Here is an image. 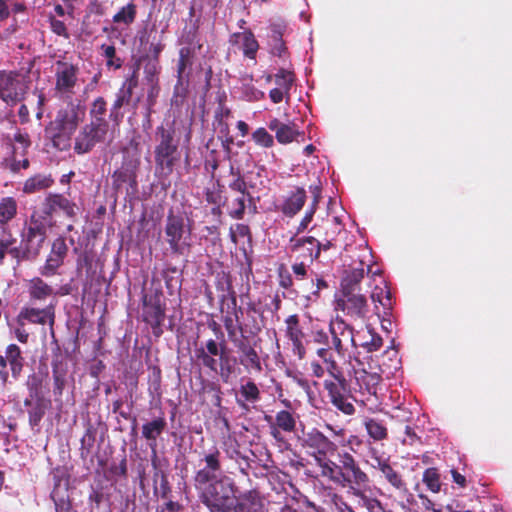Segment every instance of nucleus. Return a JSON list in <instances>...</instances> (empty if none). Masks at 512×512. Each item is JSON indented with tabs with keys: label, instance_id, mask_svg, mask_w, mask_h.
<instances>
[{
	"label": "nucleus",
	"instance_id": "nucleus-22",
	"mask_svg": "<svg viewBox=\"0 0 512 512\" xmlns=\"http://www.w3.org/2000/svg\"><path fill=\"white\" fill-rule=\"evenodd\" d=\"M106 137L103 131L85 124L75 138L74 151L79 155L89 153L96 144L104 142Z\"/></svg>",
	"mask_w": 512,
	"mask_h": 512
},
{
	"label": "nucleus",
	"instance_id": "nucleus-38",
	"mask_svg": "<svg viewBox=\"0 0 512 512\" xmlns=\"http://www.w3.org/2000/svg\"><path fill=\"white\" fill-rule=\"evenodd\" d=\"M379 470L385 480L396 490L403 491L406 490V482L404 481L402 475L391 466L390 461L380 462Z\"/></svg>",
	"mask_w": 512,
	"mask_h": 512
},
{
	"label": "nucleus",
	"instance_id": "nucleus-28",
	"mask_svg": "<svg viewBox=\"0 0 512 512\" xmlns=\"http://www.w3.org/2000/svg\"><path fill=\"white\" fill-rule=\"evenodd\" d=\"M18 316L33 324L44 325L48 322L50 326H53L55 321L54 305L50 304L44 309L25 307Z\"/></svg>",
	"mask_w": 512,
	"mask_h": 512
},
{
	"label": "nucleus",
	"instance_id": "nucleus-27",
	"mask_svg": "<svg viewBox=\"0 0 512 512\" xmlns=\"http://www.w3.org/2000/svg\"><path fill=\"white\" fill-rule=\"evenodd\" d=\"M286 336L292 342V351L299 359H303L306 355V349L303 345L304 333L299 325V316L297 314L290 315L285 320Z\"/></svg>",
	"mask_w": 512,
	"mask_h": 512
},
{
	"label": "nucleus",
	"instance_id": "nucleus-35",
	"mask_svg": "<svg viewBox=\"0 0 512 512\" xmlns=\"http://www.w3.org/2000/svg\"><path fill=\"white\" fill-rule=\"evenodd\" d=\"M214 284L217 291L227 293L229 295L231 305L235 308L237 305V297L233 288V281L230 272H226L224 270L217 272L215 274Z\"/></svg>",
	"mask_w": 512,
	"mask_h": 512
},
{
	"label": "nucleus",
	"instance_id": "nucleus-51",
	"mask_svg": "<svg viewBox=\"0 0 512 512\" xmlns=\"http://www.w3.org/2000/svg\"><path fill=\"white\" fill-rule=\"evenodd\" d=\"M276 88L286 92V98L289 99L290 90L294 82V74L281 68L274 76Z\"/></svg>",
	"mask_w": 512,
	"mask_h": 512
},
{
	"label": "nucleus",
	"instance_id": "nucleus-18",
	"mask_svg": "<svg viewBox=\"0 0 512 512\" xmlns=\"http://www.w3.org/2000/svg\"><path fill=\"white\" fill-rule=\"evenodd\" d=\"M329 332L332 337V347L339 356H344L347 350V344L357 347V341L353 333V328L343 319L336 318L330 323Z\"/></svg>",
	"mask_w": 512,
	"mask_h": 512
},
{
	"label": "nucleus",
	"instance_id": "nucleus-26",
	"mask_svg": "<svg viewBox=\"0 0 512 512\" xmlns=\"http://www.w3.org/2000/svg\"><path fill=\"white\" fill-rule=\"evenodd\" d=\"M262 498L257 490H249L234 498L227 512H261Z\"/></svg>",
	"mask_w": 512,
	"mask_h": 512
},
{
	"label": "nucleus",
	"instance_id": "nucleus-53",
	"mask_svg": "<svg viewBox=\"0 0 512 512\" xmlns=\"http://www.w3.org/2000/svg\"><path fill=\"white\" fill-rule=\"evenodd\" d=\"M231 174L235 175L236 177L233 181H231L229 183V185H228L229 189L231 191L238 193V195H247L248 200L251 202L252 196H251V193L248 191L247 183H246L244 177L241 175V173L239 171H237L235 173L233 167H231Z\"/></svg>",
	"mask_w": 512,
	"mask_h": 512
},
{
	"label": "nucleus",
	"instance_id": "nucleus-52",
	"mask_svg": "<svg viewBox=\"0 0 512 512\" xmlns=\"http://www.w3.org/2000/svg\"><path fill=\"white\" fill-rule=\"evenodd\" d=\"M2 228V236L0 237V246L8 250V253L14 258L20 259L19 246H15L16 238L13 237L12 233L6 227Z\"/></svg>",
	"mask_w": 512,
	"mask_h": 512
},
{
	"label": "nucleus",
	"instance_id": "nucleus-6",
	"mask_svg": "<svg viewBox=\"0 0 512 512\" xmlns=\"http://www.w3.org/2000/svg\"><path fill=\"white\" fill-rule=\"evenodd\" d=\"M191 233L192 220L187 214L170 209L165 220L164 238L172 254L183 255L190 250Z\"/></svg>",
	"mask_w": 512,
	"mask_h": 512
},
{
	"label": "nucleus",
	"instance_id": "nucleus-48",
	"mask_svg": "<svg viewBox=\"0 0 512 512\" xmlns=\"http://www.w3.org/2000/svg\"><path fill=\"white\" fill-rule=\"evenodd\" d=\"M194 51L190 47H182L179 50V59L177 63V84L181 85L183 81V74L187 67L192 65V58Z\"/></svg>",
	"mask_w": 512,
	"mask_h": 512
},
{
	"label": "nucleus",
	"instance_id": "nucleus-59",
	"mask_svg": "<svg viewBox=\"0 0 512 512\" xmlns=\"http://www.w3.org/2000/svg\"><path fill=\"white\" fill-rule=\"evenodd\" d=\"M238 237H247L249 240L251 239V231L250 227L246 224H236L235 229L230 227V239L234 244H237Z\"/></svg>",
	"mask_w": 512,
	"mask_h": 512
},
{
	"label": "nucleus",
	"instance_id": "nucleus-41",
	"mask_svg": "<svg viewBox=\"0 0 512 512\" xmlns=\"http://www.w3.org/2000/svg\"><path fill=\"white\" fill-rule=\"evenodd\" d=\"M329 457L330 456L319 457L317 460H315V462L320 468L321 476L338 485L339 476L341 474L340 463L337 464L336 462L329 459Z\"/></svg>",
	"mask_w": 512,
	"mask_h": 512
},
{
	"label": "nucleus",
	"instance_id": "nucleus-49",
	"mask_svg": "<svg viewBox=\"0 0 512 512\" xmlns=\"http://www.w3.org/2000/svg\"><path fill=\"white\" fill-rule=\"evenodd\" d=\"M247 195H237L228 203V215L232 219L241 220L244 218Z\"/></svg>",
	"mask_w": 512,
	"mask_h": 512
},
{
	"label": "nucleus",
	"instance_id": "nucleus-7",
	"mask_svg": "<svg viewBox=\"0 0 512 512\" xmlns=\"http://www.w3.org/2000/svg\"><path fill=\"white\" fill-rule=\"evenodd\" d=\"M324 389L332 406L346 416H352L356 412L354 403L357 399L354 395L350 381L346 378L336 380H324Z\"/></svg>",
	"mask_w": 512,
	"mask_h": 512
},
{
	"label": "nucleus",
	"instance_id": "nucleus-62",
	"mask_svg": "<svg viewBox=\"0 0 512 512\" xmlns=\"http://www.w3.org/2000/svg\"><path fill=\"white\" fill-rule=\"evenodd\" d=\"M104 500H109V495L105 496L102 485L92 486L88 496V501L94 503L99 508Z\"/></svg>",
	"mask_w": 512,
	"mask_h": 512
},
{
	"label": "nucleus",
	"instance_id": "nucleus-45",
	"mask_svg": "<svg viewBox=\"0 0 512 512\" xmlns=\"http://www.w3.org/2000/svg\"><path fill=\"white\" fill-rule=\"evenodd\" d=\"M165 286L170 295H173L177 290L181 288V274L178 268L175 266H168L162 272Z\"/></svg>",
	"mask_w": 512,
	"mask_h": 512
},
{
	"label": "nucleus",
	"instance_id": "nucleus-60",
	"mask_svg": "<svg viewBox=\"0 0 512 512\" xmlns=\"http://www.w3.org/2000/svg\"><path fill=\"white\" fill-rule=\"evenodd\" d=\"M279 286L284 289H290L293 286V278L291 273L285 267L284 264H281L277 269Z\"/></svg>",
	"mask_w": 512,
	"mask_h": 512
},
{
	"label": "nucleus",
	"instance_id": "nucleus-42",
	"mask_svg": "<svg viewBox=\"0 0 512 512\" xmlns=\"http://www.w3.org/2000/svg\"><path fill=\"white\" fill-rule=\"evenodd\" d=\"M54 180L51 176L37 174L28 178L23 185V192L33 194L45 190L53 184Z\"/></svg>",
	"mask_w": 512,
	"mask_h": 512
},
{
	"label": "nucleus",
	"instance_id": "nucleus-10",
	"mask_svg": "<svg viewBox=\"0 0 512 512\" xmlns=\"http://www.w3.org/2000/svg\"><path fill=\"white\" fill-rule=\"evenodd\" d=\"M340 476L338 486L350 487L352 489L365 488L369 484V477L364 472L355 458L348 452L339 454Z\"/></svg>",
	"mask_w": 512,
	"mask_h": 512
},
{
	"label": "nucleus",
	"instance_id": "nucleus-40",
	"mask_svg": "<svg viewBox=\"0 0 512 512\" xmlns=\"http://www.w3.org/2000/svg\"><path fill=\"white\" fill-rule=\"evenodd\" d=\"M371 299L374 303L378 302L383 307L384 316L391 315L394 302L392 293L386 284L383 287L376 286L371 293Z\"/></svg>",
	"mask_w": 512,
	"mask_h": 512
},
{
	"label": "nucleus",
	"instance_id": "nucleus-5",
	"mask_svg": "<svg viewBox=\"0 0 512 512\" xmlns=\"http://www.w3.org/2000/svg\"><path fill=\"white\" fill-rule=\"evenodd\" d=\"M121 153V165L111 176L112 189L118 193L127 184V194H134L138 190L137 173L141 164L139 143L131 140L128 146L121 149Z\"/></svg>",
	"mask_w": 512,
	"mask_h": 512
},
{
	"label": "nucleus",
	"instance_id": "nucleus-30",
	"mask_svg": "<svg viewBox=\"0 0 512 512\" xmlns=\"http://www.w3.org/2000/svg\"><path fill=\"white\" fill-rule=\"evenodd\" d=\"M305 245H316V251H315L314 257H319L321 254V251H327V250L335 247L333 239L326 240L325 242H320L312 236L300 237V238L292 236L289 240V249L293 253H298L300 251V248Z\"/></svg>",
	"mask_w": 512,
	"mask_h": 512
},
{
	"label": "nucleus",
	"instance_id": "nucleus-57",
	"mask_svg": "<svg viewBox=\"0 0 512 512\" xmlns=\"http://www.w3.org/2000/svg\"><path fill=\"white\" fill-rule=\"evenodd\" d=\"M324 368L326 373L330 376L328 380H336L345 377L342 368L338 365V363L333 358V355L327 359L324 363Z\"/></svg>",
	"mask_w": 512,
	"mask_h": 512
},
{
	"label": "nucleus",
	"instance_id": "nucleus-31",
	"mask_svg": "<svg viewBox=\"0 0 512 512\" xmlns=\"http://www.w3.org/2000/svg\"><path fill=\"white\" fill-rule=\"evenodd\" d=\"M355 382L359 387L362 394L376 395L377 386L381 381V376L375 372H368L366 370L355 371Z\"/></svg>",
	"mask_w": 512,
	"mask_h": 512
},
{
	"label": "nucleus",
	"instance_id": "nucleus-43",
	"mask_svg": "<svg viewBox=\"0 0 512 512\" xmlns=\"http://www.w3.org/2000/svg\"><path fill=\"white\" fill-rule=\"evenodd\" d=\"M365 430L374 441H384L388 438V429L383 421L376 418H367L364 421Z\"/></svg>",
	"mask_w": 512,
	"mask_h": 512
},
{
	"label": "nucleus",
	"instance_id": "nucleus-16",
	"mask_svg": "<svg viewBox=\"0 0 512 512\" xmlns=\"http://www.w3.org/2000/svg\"><path fill=\"white\" fill-rule=\"evenodd\" d=\"M233 309L234 318L231 315H225L223 317V324L231 343L238 340L240 337H244L246 334L254 337L261 331V327L255 317H252V325L244 324L240 321V315H243V309L241 307L237 308V306Z\"/></svg>",
	"mask_w": 512,
	"mask_h": 512
},
{
	"label": "nucleus",
	"instance_id": "nucleus-20",
	"mask_svg": "<svg viewBox=\"0 0 512 512\" xmlns=\"http://www.w3.org/2000/svg\"><path fill=\"white\" fill-rule=\"evenodd\" d=\"M68 254V246L63 237L56 238L51 247V251L40 268L42 276L51 277L57 273V270L64 264V260Z\"/></svg>",
	"mask_w": 512,
	"mask_h": 512
},
{
	"label": "nucleus",
	"instance_id": "nucleus-32",
	"mask_svg": "<svg viewBox=\"0 0 512 512\" xmlns=\"http://www.w3.org/2000/svg\"><path fill=\"white\" fill-rule=\"evenodd\" d=\"M239 397L236 398L237 405L248 411V403L254 404L261 399V392L253 380H248L241 384L239 388Z\"/></svg>",
	"mask_w": 512,
	"mask_h": 512
},
{
	"label": "nucleus",
	"instance_id": "nucleus-2",
	"mask_svg": "<svg viewBox=\"0 0 512 512\" xmlns=\"http://www.w3.org/2000/svg\"><path fill=\"white\" fill-rule=\"evenodd\" d=\"M155 140L154 163L156 174L159 177L168 178L181 160L180 137L177 134L174 121L158 126L155 130Z\"/></svg>",
	"mask_w": 512,
	"mask_h": 512
},
{
	"label": "nucleus",
	"instance_id": "nucleus-54",
	"mask_svg": "<svg viewBox=\"0 0 512 512\" xmlns=\"http://www.w3.org/2000/svg\"><path fill=\"white\" fill-rule=\"evenodd\" d=\"M423 482L431 492L437 493L440 491V474L436 468L431 467L424 471Z\"/></svg>",
	"mask_w": 512,
	"mask_h": 512
},
{
	"label": "nucleus",
	"instance_id": "nucleus-3",
	"mask_svg": "<svg viewBox=\"0 0 512 512\" xmlns=\"http://www.w3.org/2000/svg\"><path fill=\"white\" fill-rule=\"evenodd\" d=\"M85 116V109L80 104L70 101L60 108L55 118L45 127V135L52 146L60 151L71 147V139Z\"/></svg>",
	"mask_w": 512,
	"mask_h": 512
},
{
	"label": "nucleus",
	"instance_id": "nucleus-11",
	"mask_svg": "<svg viewBox=\"0 0 512 512\" xmlns=\"http://www.w3.org/2000/svg\"><path fill=\"white\" fill-rule=\"evenodd\" d=\"M139 66L137 65L132 74L128 76L122 83L120 89L115 95V99L112 103L109 113V120L115 125L119 126L124 119V112L122 108L129 105L132 101L134 89L139 84Z\"/></svg>",
	"mask_w": 512,
	"mask_h": 512
},
{
	"label": "nucleus",
	"instance_id": "nucleus-1",
	"mask_svg": "<svg viewBox=\"0 0 512 512\" xmlns=\"http://www.w3.org/2000/svg\"><path fill=\"white\" fill-rule=\"evenodd\" d=\"M199 469L193 476V485L199 501L210 512H227L238 488L233 479L222 476V454L215 445L199 453Z\"/></svg>",
	"mask_w": 512,
	"mask_h": 512
},
{
	"label": "nucleus",
	"instance_id": "nucleus-19",
	"mask_svg": "<svg viewBox=\"0 0 512 512\" xmlns=\"http://www.w3.org/2000/svg\"><path fill=\"white\" fill-rule=\"evenodd\" d=\"M78 67L72 63L57 61L55 70V90L61 95L70 96L78 79Z\"/></svg>",
	"mask_w": 512,
	"mask_h": 512
},
{
	"label": "nucleus",
	"instance_id": "nucleus-23",
	"mask_svg": "<svg viewBox=\"0 0 512 512\" xmlns=\"http://www.w3.org/2000/svg\"><path fill=\"white\" fill-rule=\"evenodd\" d=\"M167 422L165 417H156L142 426V437L147 441V444L151 450V461L154 467L157 462V439L165 431Z\"/></svg>",
	"mask_w": 512,
	"mask_h": 512
},
{
	"label": "nucleus",
	"instance_id": "nucleus-64",
	"mask_svg": "<svg viewBox=\"0 0 512 512\" xmlns=\"http://www.w3.org/2000/svg\"><path fill=\"white\" fill-rule=\"evenodd\" d=\"M49 23L53 33L66 39L69 38V32L63 21L56 19L54 16H49Z\"/></svg>",
	"mask_w": 512,
	"mask_h": 512
},
{
	"label": "nucleus",
	"instance_id": "nucleus-13",
	"mask_svg": "<svg viewBox=\"0 0 512 512\" xmlns=\"http://www.w3.org/2000/svg\"><path fill=\"white\" fill-rule=\"evenodd\" d=\"M264 421L268 424L270 436L278 443L284 442V433L296 431L299 415L292 410H280L275 417L265 414Z\"/></svg>",
	"mask_w": 512,
	"mask_h": 512
},
{
	"label": "nucleus",
	"instance_id": "nucleus-25",
	"mask_svg": "<svg viewBox=\"0 0 512 512\" xmlns=\"http://www.w3.org/2000/svg\"><path fill=\"white\" fill-rule=\"evenodd\" d=\"M287 23L284 20L272 21L269 24L268 44L272 55L283 58L288 53V48L283 36L287 31Z\"/></svg>",
	"mask_w": 512,
	"mask_h": 512
},
{
	"label": "nucleus",
	"instance_id": "nucleus-24",
	"mask_svg": "<svg viewBox=\"0 0 512 512\" xmlns=\"http://www.w3.org/2000/svg\"><path fill=\"white\" fill-rule=\"evenodd\" d=\"M370 271V265L366 264L364 260H360L358 266L345 269L340 282V292L362 291L361 283L365 274Z\"/></svg>",
	"mask_w": 512,
	"mask_h": 512
},
{
	"label": "nucleus",
	"instance_id": "nucleus-46",
	"mask_svg": "<svg viewBox=\"0 0 512 512\" xmlns=\"http://www.w3.org/2000/svg\"><path fill=\"white\" fill-rule=\"evenodd\" d=\"M301 135H303V133L299 131L295 123H285L280 130H277L275 138L280 144L286 145L297 140Z\"/></svg>",
	"mask_w": 512,
	"mask_h": 512
},
{
	"label": "nucleus",
	"instance_id": "nucleus-15",
	"mask_svg": "<svg viewBox=\"0 0 512 512\" xmlns=\"http://www.w3.org/2000/svg\"><path fill=\"white\" fill-rule=\"evenodd\" d=\"M27 85L17 72H0V98L8 105L20 102Z\"/></svg>",
	"mask_w": 512,
	"mask_h": 512
},
{
	"label": "nucleus",
	"instance_id": "nucleus-34",
	"mask_svg": "<svg viewBox=\"0 0 512 512\" xmlns=\"http://www.w3.org/2000/svg\"><path fill=\"white\" fill-rule=\"evenodd\" d=\"M231 42H237V39H242V50L245 57L249 59H255L256 53L259 49V43L256 40L253 32L250 29L244 32H237L231 36Z\"/></svg>",
	"mask_w": 512,
	"mask_h": 512
},
{
	"label": "nucleus",
	"instance_id": "nucleus-9",
	"mask_svg": "<svg viewBox=\"0 0 512 512\" xmlns=\"http://www.w3.org/2000/svg\"><path fill=\"white\" fill-rule=\"evenodd\" d=\"M162 296V291L156 290L153 294H144L142 297V319L151 326L156 337L163 334L166 307L162 302Z\"/></svg>",
	"mask_w": 512,
	"mask_h": 512
},
{
	"label": "nucleus",
	"instance_id": "nucleus-44",
	"mask_svg": "<svg viewBox=\"0 0 512 512\" xmlns=\"http://www.w3.org/2000/svg\"><path fill=\"white\" fill-rule=\"evenodd\" d=\"M18 205L15 198L7 196L0 200V226L7 224L17 215Z\"/></svg>",
	"mask_w": 512,
	"mask_h": 512
},
{
	"label": "nucleus",
	"instance_id": "nucleus-29",
	"mask_svg": "<svg viewBox=\"0 0 512 512\" xmlns=\"http://www.w3.org/2000/svg\"><path fill=\"white\" fill-rule=\"evenodd\" d=\"M306 191L302 187H297L283 201L280 211L287 217H294L303 208L306 202Z\"/></svg>",
	"mask_w": 512,
	"mask_h": 512
},
{
	"label": "nucleus",
	"instance_id": "nucleus-63",
	"mask_svg": "<svg viewBox=\"0 0 512 512\" xmlns=\"http://www.w3.org/2000/svg\"><path fill=\"white\" fill-rule=\"evenodd\" d=\"M404 434L405 437L401 440L403 445L413 446L416 444H422L421 437L416 433L414 427L406 425Z\"/></svg>",
	"mask_w": 512,
	"mask_h": 512
},
{
	"label": "nucleus",
	"instance_id": "nucleus-17",
	"mask_svg": "<svg viewBox=\"0 0 512 512\" xmlns=\"http://www.w3.org/2000/svg\"><path fill=\"white\" fill-rule=\"evenodd\" d=\"M77 209L76 203L63 194L50 193L42 203L41 213L44 220L52 219L58 212H62L68 218H74Z\"/></svg>",
	"mask_w": 512,
	"mask_h": 512
},
{
	"label": "nucleus",
	"instance_id": "nucleus-39",
	"mask_svg": "<svg viewBox=\"0 0 512 512\" xmlns=\"http://www.w3.org/2000/svg\"><path fill=\"white\" fill-rule=\"evenodd\" d=\"M357 337L360 340L357 346L364 348L368 353L378 351L383 345L382 337L371 328L358 332Z\"/></svg>",
	"mask_w": 512,
	"mask_h": 512
},
{
	"label": "nucleus",
	"instance_id": "nucleus-37",
	"mask_svg": "<svg viewBox=\"0 0 512 512\" xmlns=\"http://www.w3.org/2000/svg\"><path fill=\"white\" fill-rule=\"evenodd\" d=\"M28 292L31 300L39 301H44L54 294L53 288L40 277H34L29 281Z\"/></svg>",
	"mask_w": 512,
	"mask_h": 512
},
{
	"label": "nucleus",
	"instance_id": "nucleus-58",
	"mask_svg": "<svg viewBox=\"0 0 512 512\" xmlns=\"http://www.w3.org/2000/svg\"><path fill=\"white\" fill-rule=\"evenodd\" d=\"M159 62L157 61H148V63L144 67L145 79L149 84H158V74H159Z\"/></svg>",
	"mask_w": 512,
	"mask_h": 512
},
{
	"label": "nucleus",
	"instance_id": "nucleus-47",
	"mask_svg": "<svg viewBox=\"0 0 512 512\" xmlns=\"http://www.w3.org/2000/svg\"><path fill=\"white\" fill-rule=\"evenodd\" d=\"M137 15V6L133 2H129L126 6L122 7L114 16L113 22L117 24L131 25Z\"/></svg>",
	"mask_w": 512,
	"mask_h": 512
},
{
	"label": "nucleus",
	"instance_id": "nucleus-8",
	"mask_svg": "<svg viewBox=\"0 0 512 512\" xmlns=\"http://www.w3.org/2000/svg\"><path fill=\"white\" fill-rule=\"evenodd\" d=\"M47 238L45 225L39 220L31 218L30 224L25 227L21 233L19 245L21 260H35L43 247Z\"/></svg>",
	"mask_w": 512,
	"mask_h": 512
},
{
	"label": "nucleus",
	"instance_id": "nucleus-61",
	"mask_svg": "<svg viewBox=\"0 0 512 512\" xmlns=\"http://www.w3.org/2000/svg\"><path fill=\"white\" fill-rule=\"evenodd\" d=\"M81 442V454L83 455L84 454V451L86 452V454H88L90 452V449L93 447L94 445V442H95V430L93 429L92 426H89L83 437L81 438L80 440Z\"/></svg>",
	"mask_w": 512,
	"mask_h": 512
},
{
	"label": "nucleus",
	"instance_id": "nucleus-4",
	"mask_svg": "<svg viewBox=\"0 0 512 512\" xmlns=\"http://www.w3.org/2000/svg\"><path fill=\"white\" fill-rule=\"evenodd\" d=\"M196 363L210 372L220 376L224 383H228L235 373V363L229 355L225 340L218 341L210 338L194 349ZM236 362V359H233Z\"/></svg>",
	"mask_w": 512,
	"mask_h": 512
},
{
	"label": "nucleus",
	"instance_id": "nucleus-33",
	"mask_svg": "<svg viewBox=\"0 0 512 512\" xmlns=\"http://www.w3.org/2000/svg\"><path fill=\"white\" fill-rule=\"evenodd\" d=\"M40 382L37 384H33L30 386L31 396L36 397V401L33 404L32 408L28 411L29 415V424L31 427H36L40 424L42 418L45 415L47 404L45 399L42 396L38 395V386Z\"/></svg>",
	"mask_w": 512,
	"mask_h": 512
},
{
	"label": "nucleus",
	"instance_id": "nucleus-21",
	"mask_svg": "<svg viewBox=\"0 0 512 512\" xmlns=\"http://www.w3.org/2000/svg\"><path fill=\"white\" fill-rule=\"evenodd\" d=\"M249 334L240 337L232 344L239 353V363L246 369L257 373L262 371L261 359L256 349L249 344Z\"/></svg>",
	"mask_w": 512,
	"mask_h": 512
},
{
	"label": "nucleus",
	"instance_id": "nucleus-55",
	"mask_svg": "<svg viewBox=\"0 0 512 512\" xmlns=\"http://www.w3.org/2000/svg\"><path fill=\"white\" fill-rule=\"evenodd\" d=\"M254 143L262 148L274 146V137L264 127L257 128L251 135Z\"/></svg>",
	"mask_w": 512,
	"mask_h": 512
},
{
	"label": "nucleus",
	"instance_id": "nucleus-12",
	"mask_svg": "<svg viewBox=\"0 0 512 512\" xmlns=\"http://www.w3.org/2000/svg\"><path fill=\"white\" fill-rule=\"evenodd\" d=\"M335 309L353 319H364L369 312L366 294L362 291L339 292L335 299Z\"/></svg>",
	"mask_w": 512,
	"mask_h": 512
},
{
	"label": "nucleus",
	"instance_id": "nucleus-36",
	"mask_svg": "<svg viewBox=\"0 0 512 512\" xmlns=\"http://www.w3.org/2000/svg\"><path fill=\"white\" fill-rule=\"evenodd\" d=\"M5 356L10 367L12 377L17 379L24 366V358L22 357L20 348L16 344L8 345L5 351Z\"/></svg>",
	"mask_w": 512,
	"mask_h": 512
},
{
	"label": "nucleus",
	"instance_id": "nucleus-50",
	"mask_svg": "<svg viewBox=\"0 0 512 512\" xmlns=\"http://www.w3.org/2000/svg\"><path fill=\"white\" fill-rule=\"evenodd\" d=\"M52 374L54 381L53 392L56 396H61L66 384V369L63 367L62 363H53Z\"/></svg>",
	"mask_w": 512,
	"mask_h": 512
},
{
	"label": "nucleus",
	"instance_id": "nucleus-56",
	"mask_svg": "<svg viewBox=\"0 0 512 512\" xmlns=\"http://www.w3.org/2000/svg\"><path fill=\"white\" fill-rule=\"evenodd\" d=\"M101 50L103 51L104 57L107 59L106 65L108 67H113L114 69H119L122 66V60L116 57V48L114 45H101Z\"/></svg>",
	"mask_w": 512,
	"mask_h": 512
},
{
	"label": "nucleus",
	"instance_id": "nucleus-14",
	"mask_svg": "<svg viewBox=\"0 0 512 512\" xmlns=\"http://www.w3.org/2000/svg\"><path fill=\"white\" fill-rule=\"evenodd\" d=\"M301 446L314 460L323 456H333L338 449L337 445L317 428H312L303 434Z\"/></svg>",
	"mask_w": 512,
	"mask_h": 512
}]
</instances>
